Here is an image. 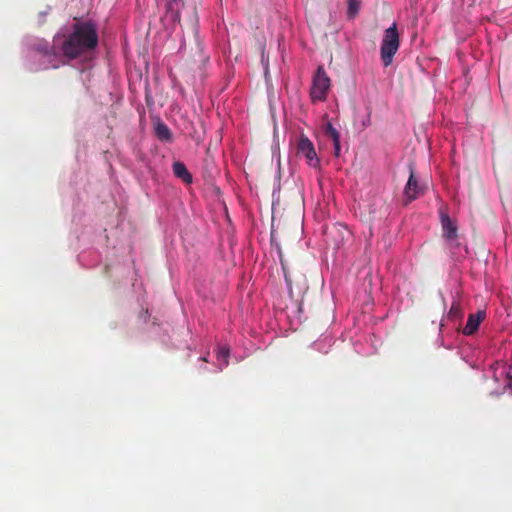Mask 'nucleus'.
Returning a JSON list of instances; mask_svg holds the SVG:
<instances>
[{
    "label": "nucleus",
    "instance_id": "nucleus-1",
    "mask_svg": "<svg viewBox=\"0 0 512 512\" xmlns=\"http://www.w3.org/2000/svg\"><path fill=\"white\" fill-rule=\"evenodd\" d=\"M98 46L97 27L92 21L76 22L61 45L63 56L73 60Z\"/></svg>",
    "mask_w": 512,
    "mask_h": 512
},
{
    "label": "nucleus",
    "instance_id": "nucleus-2",
    "mask_svg": "<svg viewBox=\"0 0 512 512\" xmlns=\"http://www.w3.org/2000/svg\"><path fill=\"white\" fill-rule=\"evenodd\" d=\"M400 46V36L397 24L394 22L384 31L380 47V58L385 67L392 64L394 55Z\"/></svg>",
    "mask_w": 512,
    "mask_h": 512
},
{
    "label": "nucleus",
    "instance_id": "nucleus-3",
    "mask_svg": "<svg viewBox=\"0 0 512 512\" xmlns=\"http://www.w3.org/2000/svg\"><path fill=\"white\" fill-rule=\"evenodd\" d=\"M331 87V80L323 66H319L312 80L310 97L313 102L325 101Z\"/></svg>",
    "mask_w": 512,
    "mask_h": 512
},
{
    "label": "nucleus",
    "instance_id": "nucleus-4",
    "mask_svg": "<svg viewBox=\"0 0 512 512\" xmlns=\"http://www.w3.org/2000/svg\"><path fill=\"white\" fill-rule=\"evenodd\" d=\"M297 154L304 156L307 164L315 169L320 168V160L316 154L315 148L311 140L301 135L297 144Z\"/></svg>",
    "mask_w": 512,
    "mask_h": 512
},
{
    "label": "nucleus",
    "instance_id": "nucleus-5",
    "mask_svg": "<svg viewBox=\"0 0 512 512\" xmlns=\"http://www.w3.org/2000/svg\"><path fill=\"white\" fill-rule=\"evenodd\" d=\"M409 170L410 175L404 188V196L408 202H411L424 194L425 187L416 178L412 165L409 166Z\"/></svg>",
    "mask_w": 512,
    "mask_h": 512
},
{
    "label": "nucleus",
    "instance_id": "nucleus-6",
    "mask_svg": "<svg viewBox=\"0 0 512 512\" xmlns=\"http://www.w3.org/2000/svg\"><path fill=\"white\" fill-rule=\"evenodd\" d=\"M485 318V312L484 311H478L476 313L470 314L467 320V323L465 327L463 328V334L464 335H472L474 334L478 328L480 323Z\"/></svg>",
    "mask_w": 512,
    "mask_h": 512
},
{
    "label": "nucleus",
    "instance_id": "nucleus-7",
    "mask_svg": "<svg viewBox=\"0 0 512 512\" xmlns=\"http://www.w3.org/2000/svg\"><path fill=\"white\" fill-rule=\"evenodd\" d=\"M441 224L443 228V235L449 239L454 240L457 238V227L447 215H442Z\"/></svg>",
    "mask_w": 512,
    "mask_h": 512
},
{
    "label": "nucleus",
    "instance_id": "nucleus-8",
    "mask_svg": "<svg viewBox=\"0 0 512 512\" xmlns=\"http://www.w3.org/2000/svg\"><path fill=\"white\" fill-rule=\"evenodd\" d=\"M174 175L181 179L183 182L190 184L192 182V175L182 162H174L172 165Z\"/></svg>",
    "mask_w": 512,
    "mask_h": 512
},
{
    "label": "nucleus",
    "instance_id": "nucleus-9",
    "mask_svg": "<svg viewBox=\"0 0 512 512\" xmlns=\"http://www.w3.org/2000/svg\"><path fill=\"white\" fill-rule=\"evenodd\" d=\"M155 136L162 142H171L172 133L170 128L162 121L155 125Z\"/></svg>",
    "mask_w": 512,
    "mask_h": 512
},
{
    "label": "nucleus",
    "instance_id": "nucleus-10",
    "mask_svg": "<svg viewBox=\"0 0 512 512\" xmlns=\"http://www.w3.org/2000/svg\"><path fill=\"white\" fill-rule=\"evenodd\" d=\"M347 4H348V7H347L348 18L353 19L359 13V10L361 7V1L360 0H348Z\"/></svg>",
    "mask_w": 512,
    "mask_h": 512
},
{
    "label": "nucleus",
    "instance_id": "nucleus-11",
    "mask_svg": "<svg viewBox=\"0 0 512 512\" xmlns=\"http://www.w3.org/2000/svg\"><path fill=\"white\" fill-rule=\"evenodd\" d=\"M324 133L327 137H329L332 142H337L340 139V134L337 129L332 125L331 122H327L324 124Z\"/></svg>",
    "mask_w": 512,
    "mask_h": 512
},
{
    "label": "nucleus",
    "instance_id": "nucleus-12",
    "mask_svg": "<svg viewBox=\"0 0 512 512\" xmlns=\"http://www.w3.org/2000/svg\"><path fill=\"white\" fill-rule=\"evenodd\" d=\"M448 317L452 319L461 318L462 317V308L459 302L454 301L450 307L448 312Z\"/></svg>",
    "mask_w": 512,
    "mask_h": 512
},
{
    "label": "nucleus",
    "instance_id": "nucleus-13",
    "mask_svg": "<svg viewBox=\"0 0 512 512\" xmlns=\"http://www.w3.org/2000/svg\"><path fill=\"white\" fill-rule=\"evenodd\" d=\"M167 9L171 12H176L178 14L179 7L182 3V0H164Z\"/></svg>",
    "mask_w": 512,
    "mask_h": 512
},
{
    "label": "nucleus",
    "instance_id": "nucleus-14",
    "mask_svg": "<svg viewBox=\"0 0 512 512\" xmlns=\"http://www.w3.org/2000/svg\"><path fill=\"white\" fill-rule=\"evenodd\" d=\"M228 356H229V349L226 348V347H221L219 350H218V358L219 359H223V361L225 362V364L228 363Z\"/></svg>",
    "mask_w": 512,
    "mask_h": 512
},
{
    "label": "nucleus",
    "instance_id": "nucleus-15",
    "mask_svg": "<svg viewBox=\"0 0 512 512\" xmlns=\"http://www.w3.org/2000/svg\"><path fill=\"white\" fill-rule=\"evenodd\" d=\"M334 145V155L336 157L340 156L341 146H340V139L337 140V142H333Z\"/></svg>",
    "mask_w": 512,
    "mask_h": 512
},
{
    "label": "nucleus",
    "instance_id": "nucleus-16",
    "mask_svg": "<svg viewBox=\"0 0 512 512\" xmlns=\"http://www.w3.org/2000/svg\"><path fill=\"white\" fill-rule=\"evenodd\" d=\"M281 264H282V268H283V271H284L285 281H286L287 285L290 286L291 285V280H290L289 275L286 272V268H285V265H284L282 260H281Z\"/></svg>",
    "mask_w": 512,
    "mask_h": 512
},
{
    "label": "nucleus",
    "instance_id": "nucleus-17",
    "mask_svg": "<svg viewBox=\"0 0 512 512\" xmlns=\"http://www.w3.org/2000/svg\"><path fill=\"white\" fill-rule=\"evenodd\" d=\"M38 50H40L41 52H43L44 54L48 55L49 54V48L48 47H45V48H38Z\"/></svg>",
    "mask_w": 512,
    "mask_h": 512
}]
</instances>
